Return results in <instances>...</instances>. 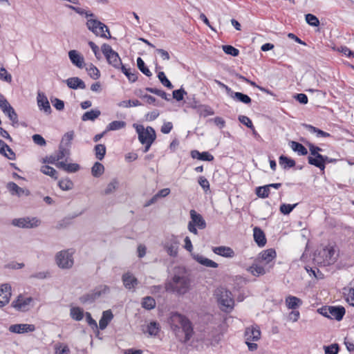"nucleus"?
<instances>
[{
  "instance_id": "f257e3e1",
  "label": "nucleus",
  "mask_w": 354,
  "mask_h": 354,
  "mask_svg": "<svg viewBox=\"0 0 354 354\" xmlns=\"http://www.w3.org/2000/svg\"><path fill=\"white\" fill-rule=\"evenodd\" d=\"M191 288V279L186 274H174L170 281L165 283L167 292L183 295L189 292Z\"/></svg>"
},
{
  "instance_id": "f03ea898",
  "label": "nucleus",
  "mask_w": 354,
  "mask_h": 354,
  "mask_svg": "<svg viewBox=\"0 0 354 354\" xmlns=\"http://www.w3.org/2000/svg\"><path fill=\"white\" fill-rule=\"evenodd\" d=\"M171 321L172 324H177L179 325L176 327H180L185 333L184 343L187 342L194 334L193 326L191 321L185 315L177 312L172 313L171 316Z\"/></svg>"
},
{
  "instance_id": "7ed1b4c3",
  "label": "nucleus",
  "mask_w": 354,
  "mask_h": 354,
  "mask_svg": "<svg viewBox=\"0 0 354 354\" xmlns=\"http://www.w3.org/2000/svg\"><path fill=\"white\" fill-rule=\"evenodd\" d=\"M216 296L222 310L230 312L233 309L234 300L230 291L221 287L216 289Z\"/></svg>"
},
{
  "instance_id": "20e7f679",
  "label": "nucleus",
  "mask_w": 354,
  "mask_h": 354,
  "mask_svg": "<svg viewBox=\"0 0 354 354\" xmlns=\"http://www.w3.org/2000/svg\"><path fill=\"white\" fill-rule=\"evenodd\" d=\"M86 27L96 36H100L106 39L111 38L109 28L104 24L97 19H88L86 22Z\"/></svg>"
},
{
  "instance_id": "39448f33",
  "label": "nucleus",
  "mask_w": 354,
  "mask_h": 354,
  "mask_svg": "<svg viewBox=\"0 0 354 354\" xmlns=\"http://www.w3.org/2000/svg\"><path fill=\"white\" fill-rule=\"evenodd\" d=\"M190 221L187 225V229L195 235L198 234L197 227L200 230H203L206 227V222L201 214L198 213L194 209H191L189 212Z\"/></svg>"
},
{
  "instance_id": "423d86ee",
  "label": "nucleus",
  "mask_w": 354,
  "mask_h": 354,
  "mask_svg": "<svg viewBox=\"0 0 354 354\" xmlns=\"http://www.w3.org/2000/svg\"><path fill=\"white\" fill-rule=\"evenodd\" d=\"M317 312L327 318L337 321L342 320L345 315V309L342 306H322L317 309Z\"/></svg>"
},
{
  "instance_id": "0eeeda50",
  "label": "nucleus",
  "mask_w": 354,
  "mask_h": 354,
  "mask_svg": "<svg viewBox=\"0 0 354 354\" xmlns=\"http://www.w3.org/2000/svg\"><path fill=\"white\" fill-rule=\"evenodd\" d=\"M101 50L110 65L117 69L122 66V61L118 53L113 50L110 45L104 44Z\"/></svg>"
},
{
  "instance_id": "6e6552de",
  "label": "nucleus",
  "mask_w": 354,
  "mask_h": 354,
  "mask_svg": "<svg viewBox=\"0 0 354 354\" xmlns=\"http://www.w3.org/2000/svg\"><path fill=\"white\" fill-rule=\"evenodd\" d=\"M136 132L138 135V140L142 144H145L153 138V142L156 138V133L154 129L151 127H147L146 129L142 125H136Z\"/></svg>"
},
{
  "instance_id": "1a4fd4ad",
  "label": "nucleus",
  "mask_w": 354,
  "mask_h": 354,
  "mask_svg": "<svg viewBox=\"0 0 354 354\" xmlns=\"http://www.w3.org/2000/svg\"><path fill=\"white\" fill-rule=\"evenodd\" d=\"M12 225L19 228H34L39 225L40 221L36 217H23L14 218L12 221Z\"/></svg>"
},
{
  "instance_id": "9d476101",
  "label": "nucleus",
  "mask_w": 354,
  "mask_h": 354,
  "mask_svg": "<svg viewBox=\"0 0 354 354\" xmlns=\"http://www.w3.org/2000/svg\"><path fill=\"white\" fill-rule=\"evenodd\" d=\"M57 266L62 269H68L73 265L72 254L68 251H61L56 255Z\"/></svg>"
},
{
  "instance_id": "9b49d317",
  "label": "nucleus",
  "mask_w": 354,
  "mask_h": 354,
  "mask_svg": "<svg viewBox=\"0 0 354 354\" xmlns=\"http://www.w3.org/2000/svg\"><path fill=\"white\" fill-rule=\"evenodd\" d=\"M32 300L31 297H24L20 295L16 300L12 302L11 306L19 311H26L28 310V306Z\"/></svg>"
},
{
  "instance_id": "f8f14e48",
  "label": "nucleus",
  "mask_w": 354,
  "mask_h": 354,
  "mask_svg": "<svg viewBox=\"0 0 354 354\" xmlns=\"http://www.w3.org/2000/svg\"><path fill=\"white\" fill-rule=\"evenodd\" d=\"M35 326L28 324H12L9 327V331L13 333L22 334L35 330Z\"/></svg>"
},
{
  "instance_id": "ddd939ff",
  "label": "nucleus",
  "mask_w": 354,
  "mask_h": 354,
  "mask_svg": "<svg viewBox=\"0 0 354 354\" xmlns=\"http://www.w3.org/2000/svg\"><path fill=\"white\" fill-rule=\"evenodd\" d=\"M11 295V286L8 283L0 286V307H3L9 303Z\"/></svg>"
},
{
  "instance_id": "4468645a",
  "label": "nucleus",
  "mask_w": 354,
  "mask_h": 354,
  "mask_svg": "<svg viewBox=\"0 0 354 354\" xmlns=\"http://www.w3.org/2000/svg\"><path fill=\"white\" fill-rule=\"evenodd\" d=\"M244 337L247 341H258L261 337V331L258 326L245 328Z\"/></svg>"
},
{
  "instance_id": "2eb2a0df",
  "label": "nucleus",
  "mask_w": 354,
  "mask_h": 354,
  "mask_svg": "<svg viewBox=\"0 0 354 354\" xmlns=\"http://www.w3.org/2000/svg\"><path fill=\"white\" fill-rule=\"evenodd\" d=\"M122 281L124 286L128 290L134 289L138 284V280L137 278L129 272L122 274Z\"/></svg>"
},
{
  "instance_id": "dca6fc26",
  "label": "nucleus",
  "mask_w": 354,
  "mask_h": 354,
  "mask_svg": "<svg viewBox=\"0 0 354 354\" xmlns=\"http://www.w3.org/2000/svg\"><path fill=\"white\" fill-rule=\"evenodd\" d=\"M37 105L41 111H44L45 113L49 115L52 112V109L47 97L44 94L39 93L37 97Z\"/></svg>"
},
{
  "instance_id": "f3484780",
  "label": "nucleus",
  "mask_w": 354,
  "mask_h": 354,
  "mask_svg": "<svg viewBox=\"0 0 354 354\" xmlns=\"http://www.w3.org/2000/svg\"><path fill=\"white\" fill-rule=\"evenodd\" d=\"M6 188L9 191L11 195L17 196L19 197L21 196L23 194L26 196L30 195V192L28 189H24L20 187H19L14 182H9L6 185Z\"/></svg>"
},
{
  "instance_id": "a211bd4d",
  "label": "nucleus",
  "mask_w": 354,
  "mask_h": 354,
  "mask_svg": "<svg viewBox=\"0 0 354 354\" xmlns=\"http://www.w3.org/2000/svg\"><path fill=\"white\" fill-rule=\"evenodd\" d=\"M212 251L217 255L226 257L232 258L235 256L234 251L227 246H218L212 248Z\"/></svg>"
},
{
  "instance_id": "6ab92c4d",
  "label": "nucleus",
  "mask_w": 354,
  "mask_h": 354,
  "mask_svg": "<svg viewBox=\"0 0 354 354\" xmlns=\"http://www.w3.org/2000/svg\"><path fill=\"white\" fill-rule=\"evenodd\" d=\"M68 57L73 64L80 68L84 67V59L78 52L75 50H71L68 52Z\"/></svg>"
},
{
  "instance_id": "aec40b11",
  "label": "nucleus",
  "mask_w": 354,
  "mask_h": 354,
  "mask_svg": "<svg viewBox=\"0 0 354 354\" xmlns=\"http://www.w3.org/2000/svg\"><path fill=\"white\" fill-rule=\"evenodd\" d=\"M192 255L193 259L195 261H196L198 263H199L200 264H201L205 267L214 268H216L218 267V264L217 263L214 262V261H212L209 259H207V258L203 257L201 254H192Z\"/></svg>"
},
{
  "instance_id": "412c9836",
  "label": "nucleus",
  "mask_w": 354,
  "mask_h": 354,
  "mask_svg": "<svg viewBox=\"0 0 354 354\" xmlns=\"http://www.w3.org/2000/svg\"><path fill=\"white\" fill-rule=\"evenodd\" d=\"M178 241L176 237L172 236L169 241H167L165 244V248L171 257H176L178 254Z\"/></svg>"
},
{
  "instance_id": "4be33fe9",
  "label": "nucleus",
  "mask_w": 354,
  "mask_h": 354,
  "mask_svg": "<svg viewBox=\"0 0 354 354\" xmlns=\"http://www.w3.org/2000/svg\"><path fill=\"white\" fill-rule=\"evenodd\" d=\"M324 158L325 156H323L322 154H318V156H317L316 157L309 156L308 157V162L310 165L319 168L322 171H324L325 169Z\"/></svg>"
},
{
  "instance_id": "5701e85b",
  "label": "nucleus",
  "mask_w": 354,
  "mask_h": 354,
  "mask_svg": "<svg viewBox=\"0 0 354 354\" xmlns=\"http://www.w3.org/2000/svg\"><path fill=\"white\" fill-rule=\"evenodd\" d=\"M253 232L254 241L259 247H263L266 244V239L263 231L261 228L255 227Z\"/></svg>"
},
{
  "instance_id": "b1692460",
  "label": "nucleus",
  "mask_w": 354,
  "mask_h": 354,
  "mask_svg": "<svg viewBox=\"0 0 354 354\" xmlns=\"http://www.w3.org/2000/svg\"><path fill=\"white\" fill-rule=\"evenodd\" d=\"M100 295L101 291L95 290L94 291L81 296L79 299L82 304H91L99 298Z\"/></svg>"
},
{
  "instance_id": "393cba45",
  "label": "nucleus",
  "mask_w": 354,
  "mask_h": 354,
  "mask_svg": "<svg viewBox=\"0 0 354 354\" xmlns=\"http://www.w3.org/2000/svg\"><path fill=\"white\" fill-rule=\"evenodd\" d=\"M67 86L70 88L73 89H84L86 88V84L84 82L77 77H70L66 80Z\"/></svg>"
},
{
  "instance_id": "a878e982",
  "label": "nucleus",
  "mask_w": 354,
  "mask_h": 354,
  "mask_svg": "<svg viewBox=\"0 0 354 354\" xmlns=\"http://www.w3.org/2000/svg\"><path fill=\"white\" fill-rule=\"evenodd\" d=\"M285 301L287 308L292 310L298 308L303 304L301 299L292 295H288L286 297Z\"/></svg>"
},
{
  "instance_id": "bb28decb",
  "label": "nucleus",
  "mask_w": 354,
  "mask_h": 354,
  "mask_svg": "<svg viewBox=\"0 0 354 354\" xmlns=\"http://www.w3.org/2000/svg\"><path fill=\"white\" fill-rule=\"evenodd\" d=\"M113 315L111 310H105L102 313V315L99 321V328L101 330L105 329L109 322L112 320Z\"/></svg>"
},
{
  "instance_id": "cd10ccee",
  "label": "nucleus",
  "mask_w": 354,
  "mask_h": 354,
  "mask_svg": "<svg viewBox=\"0 0 354 354\" xmlns=\"http://www.w3.org/2000/svg\"><path fill=\"white\" fill-rule=\"evenodd\" d=\"M304 128L307 131H308L311 133H315L317 137H318V138H320V137H323V138L330 137V134L329 133L324 131H322V130H321V129H318V128H317L315 127H313L311 124H304Z\"/></svg>"
},
{
  "instance_id": "c85d7f7f",
  "label": "nucleus",
  "mask_w": 354,
  "mask_h": 354,
  "mask_svg": "<svg viewBox=\"0 0 354 354\" xmlns=\"http://www.w3.org/2000/svg\"><path fill=\"white\" fill-rule=\"evenodd\" d=\"M74 131H70L66 132L62 137V140L60 142L59 146L68 148L70 149V147L71 146V142L74 138Z\"/></svg>"
},
{
  "instance_id": "c756f323",
  "label": "nucleus",
  "mask_w": 354,
  "mask_h": 354,
  "mask_svg": "<svg viewBox=\"0 0 354 354\" xmlns=\"http://www.w3.org/2000/svg\"><path fill=\"white\" fill-rule=\"evenodd\" d=\"M289 145L292 150L300 156H306L308 153L307 149L301 143L296 141H290Z\"/></svg>"
},
{
  "instance_id": "7c9ffc66",
  "label": "nucleus",
  "mask_w": 354,
  "mask_h": 354,
  "mask_svg": "<svg viewBox=\"0 0 354 354\" xmlns=\"http://www.w3.org/2000/svg\"><path fill=\"white\" fill-rule=\"evenodd\" d=\"M279 162L283 169H288L289 168L293 167L296 164L293 159L283 155L279 156Z\"/></svg>"
},
{
  "instance_id": "2f4dec72",
  "label": "nucleus",
  "mask_w": 354,
  "mask_h": 354,
  "mask_svg": "<svg viewBox=\"0 0 354 354\" xmlns=\"http://www.w3.org/2000/svg\"><path fill=\"white\" fill-rule=\"evenodd\" d=\"M277 256L276 252L274 249H268L263 251L260 254V258L265 261L267 263L272 261Z\"/></svg>"
},
{
  "instance_id": "473e14b6",
  "label": "nucleus",
  "mask_w": 354,
  "mask_h": 354,
  "mask_svg": "<svg viewBox=\"0 0 354 354\" xmlns=\"http://www.w3.org/2000/svg\"><path fill=\"white\" fill-rule=\"evenodd\" d=\"M101 114L100 111L95 109V110H91L89 111H86L84 113L82 116V121H87V120H91L94 121L96 118H97Z\"/></svg>"
},
{
  "instance_id": "72a5a7b5",
  "label": "nucleus",
  "mask_w": 354,
  "mask_h": 354,
  "mask_svg": "<svg viewBox=\"0 0 354 354\" xmlns=\"http://www.w3.org/2000/svg\"><path fill=\"white\" fill-rule=\"evenodd\" d=\"M84 310L80 307H73L70 310L71 317L76 321H80L84 317Z\"/></svg>"
},
{
  "instance_id": "f704fd0d",
  "label": "nucleus",
  "mask_w": 354,
  "mask_h": 354,
  "mask_svg": "<svg viewBox=\"0 0 354 354\" xmlns=\"http://www.w3.org/2000/svg\"><path fill=\"white\" fill-rule=\"evenodd\" d=\"M232 99L245 104H249L252 102V99L250 98V96L240 92H235L234 96L232 97Z\"/></svg>"
},
{
  "instance_id": "c9c22d12",
  "label": "nucleus",
  "mask_w": 354,
  "mask_h": 354,
  "mask_svg": "<svg viewBox=\"0 0 354 354\" xmlns=\"http://www.w3.org/2000/svg\"><path fill=\"white\" fill-rule=\"evenodd\" d=\"M104 171V167L102 163L99 162H95L91 167V174L95 178H98L102 176Z\"/></svg>"
},
{
  "instance_id": "e433bc0d",
  "label": "nucleus",
  "mask_w": 354,
  "mask_h": 354,
  "mask_svg": "<svg viewBox=\"0 0 354 354\" xmlns=\"http://www.w3.org/2000/svg\"><path fill=\"white\" fill-rule=\"evenodd\" d=\"M145 90L149 93H151L153 94L157 95L162 97V99L169 101L171 100V98L169 97V94H167L166 92H165L162 90L158 89L156 88H151V87H147L145 88Z\"/></svg>"
},
{
  "instance_id": "4c0bfd02",
  "label": "nucleus",
  "mask_w": 354,
  "mask_h": 354,
  "mask_svg": "<svg viewBox=\"0 0 354 354\" xmlns=\"http://www.w3.org/2000/svg\"><path fill=\"white\" fill-rule=\"evenodd\" d=\"M4 114L7 115L9 120L12 122L11 124L14 127H17L19 126L18 115L13 107L10 109V110Z\"/></svg>"
},
{
  "instance_id": "58836bf2",
  "label": "nucleus",
  "mask_w": 354,
  "mask_h": 354,
  "mask_svg": "<svg viewBox=\"0 0 354 354\" xmlns=\"http://www.w3.org/2000/svg\"><path fill=\"white\" fill-rule=\"evenodd\" d=\"M142 307L147 310H151L156 307V301L152 297H145L142 301Z\"/></svg>"
},
{
  "instance_id": "ea45409f",
  "label": "nucleus",
  "mask_w": 354,
  "mask_h": 354,
  "mask_svg": "<svg viewBox=\"0 0 354 354\" xmlns=\"http://www.w3.org/2000/svg\"><path fill=\"white\" fill-rule=\"evenodd\" d=\"M126 126V122L124 121L115 120L109 123L106 129L107 131H116L121 129Z\"/></svg>"
},
{
  "instance_id": "a19ab883",
  "label": "nucleus",
  "mask_w": 354,
  "mask_h": 354,
  "mask_svg": "<svg viewBox=\"0 0 354 354\" xmlns=\"http://www.w3.org/2000/svg\"><path fill=\"white\" fill-rule=\"evenodd\" d=\"M95 158L102 160L106 154V147L104 145L98 144L94 147Z\"/></svg>"
},
{
  "instance_id": "79ce46f5",
  "label": "nucleus",
  "mask_w": 354,
  "mask_h": 354,
  "mask_svg": "<svg viewBox=\"0 0 354 354\" xmlns=\"http://www.w3.org/2000/svg\"><path fill=\"white\" fill-rule=\"evenodd\" d=\"M41 171L51 178L54 179H57L58 178V174L57 171L52 167L49 165H44L41 168Z\"/></svg>"
},
{
  "instance_id": "37998d69",
  "label": "nucleus",
  "mask_w": 354,
  "mask_h": 354,
  "mask_svg": "<svg viewBox=\"0 0 354 354\" xmlns=\"http://www.w3.org/2000/svg\"><path fill=\"white\" fill-rule=\"evenodd\" d=\"M137 66L138 69L146 76L151 77L152 75L151 72L148 68V67L145 65V62L141 57H138L137 59Z\"/></svg>"
},
{
  "instance_id": "c03bdc74",
  "label": "nucleus",
  "mask_w": 354,
  "mask_h": 354,
  "mask_svg": "<svg viewBox=\"0 0 354 354\" xmlns=\"http://www.w3.org/2000/svg\"><path fill=\"white\" fill-rule=\"evenodd\" d=\"M270 193V189L269 187L266 185L261 187H258L256 189V194L258 197L261 198H266L269 196V194Z\"/></svg>"
},
{
  "instance_id": "a18cd8bd",
  "label": "nucleus",
  "mask_w": 354,
  "mask_h": 354,
  "mask_svg": "<svg viewBox=\"0 0 354 354\" xmlns=\"http://www.w3.org/2000/svg\"><path fill=\"white\" fill-rule=\"evenodd\" d=\"M88 75L93 80H97L100 77V72L99 69L93 64H91L86 68Z\"/></svg>"
},
{
  "instance_id": "49530a36",
  "label": "nucleus",
  "mask_w": 354,
  "mask_h": 354,
  "mask_svg": "<svg viewBox=\"0 0 354 354\" xmlns=\"http://www.w3.org/2000/svg\"><path fill=\"white\" fill-rule=\"evenodd\" d=\"M122 71V72L126 75V77L128 78L129 81L131 82H135L137 79L138 73H132L131 72L130 68H127L124 65H122V66L120 68Z\"/></svg>"
},
{
  "instance_id": "de8ad7c7",
  "label": "nucleus",
  "mask_w": 354,
  "mask_h": 354,
  "mask_svg": "<svg viewBox=\"0 0 354 354\" xmlns=\"http://www.w3.org/2000/svg\"><path fill=\"white\" fill-rule=\"evenodd\" d=\"M119 185L117 179H113L106 186V189L104 190V194L109 195L113 193L118 188Z\"/></svg>"
},
{
  "instance_id": "09e8293b",
  "label": "nucleus",
  "mask_w": 354,
  "mask_h": 354,
  "mask_svg": "<svg viewBox=\"0 0 354 354\" xmlns=\"http://www.w3.org/2000/svg\"><path fill=\"white\" fill-rule=\"evenodd\" d=\"M59 188L64 191H68L73 189V183L69 178L60 180L58 183Z\"/></svg>"
},
{
  "instance_id": "8fccbe9b",
  "label": "nucleus",
  "mask_w": 354,
  "mask_h": 354,
  "mask_svg": "<svg viewBox=\"0 0 354 354\" xmlns=\"http://www.w3.org/2000/svg\"><path fill=\"white\" fill-rule=\"evenodd\" d=\"M160 331L159 324L156 322H151L147 325V333L151 335H156Z\"/></svg>"
},
{
  "instance_id": "3c124183",
  "label": "nucleus",
  "mask_w": 354,
  "mask_h": 354,
  "mask_svg": "<svg viewBox=\"0 0 354 354\" xmlns=\"http://www.w3.org/2000/svg\"><path fill=\"white\" fill-rule=\"evenodd\" d=\"M222 48L224 53L227 55H230L233 57H236L239 55V50L231 45H223Z\"/></svg>"
},
{
  "instance_id": "603ef678",
  "label": "nucleus",
  "mask_w": 354,
  "mask_h": 354,
  "mask_svg": "<svg viewBox=\"0 0 354 354\" xmlns=\"http://www.w3.org/2000/svg\"><path fill=\"white\" fill-rule=\"evenodd\" d=\"M306 22L311 26L317 27L319 25L318 18L313 14H306L305 15Z\"/></svg>"
},
{
  "instance_id": "864d4df0",
  "label": "nucleus",
  "mask_w": 354,
  "mask_h": 354,
  "mask_svg": "<svg viewBox=\"0 0 354 354\" xmlns=\"http://www.w3.org/2000/svg\"><path fill=\"white\" fill-rule=\"evenodd\" d=\"M158 77L160 82L162 84L163 86L168 88H172L173 85L171 82L167 79L164 72L160 71L158 73Z\"/></svg>"
},
{
  "instance_id": "5fc2aeb1",
  "label": "nucleus",
  "mask_w": 354,
  "mask_h": 354,
  "mask_svg": "<svg viewBox=\"0 0 354 354\" xmlns=\"http://www.w3.org/2000/svg\"><path fill=\"white\" fill-rule=\"evenodd\" d=\"M141 104H142L141 102L138 100H124V101L120 102L118 104V106H122V107L128 108V107H131V106H140Z\"/></svg>"
},
{
  "instance_id": "6e6d98bb",
  "label": "nucleus",
  "mask_w": 354,
  "mask_h": 354,
  "mask_svg": "<svg viewBox=\"0 0 354 354\" xmlns=\"http://www.w3.org/2000/svg\"><path fill=\"white\" fill-rule=\"evenodd\" d=\"M297 205L298 203L293 205L283 203L281 205L279 209L283 214L288 215L294 209L295 207H297Z\"/></svg>"
},
{
  "instance_id": "4d7b16f0",
  "label": "nucleus",
  "mask_w": 354,
  "mask_h": 354,
  "mask_svg": "<svg viewBox=\"0 0 354 354\" xmlns=\"http://www.w3.org/2000/svg\"><path fill=\"white\" fill-rule=\"evenodd\" d=\"M70 155V149L68 148H64L59 145L58 151L56 152L55 156H56L58 161L59 160L63 159L66 156H68Z\"/></svg>"
},
{
  "instance_id": "13d9d810",
  "label": "nucleus",
  "mask_w": 354,
  "mask_h": 354,
  "mask_svg": "<svg viewBox=\"0 0 354 354\" xmlns=\"http://www.w3.org/2000/svg\"><path fill=\"white\" fill-rule=\"evenodd\" d=\"M250 270L254 276L263 275L266 273L264 268L258 265H252L250 267Z\"/></svg>"
},
{
  "instance_id": "bf43d9fd",
  "label": "nucleus",
  "mask_w": 354,
  "mask_h": 354,
  "mask_svg": "<svg viewBox=\"0 0 354 354\" xmlns=\"http://www.w3.org/2000/svg\"><path fill=\"white\" fill-rule=\"evenodd\" d=\"M69 353L70 349L67 345L62 344L55 345V354H69Z\"/></svg>"
},
{
  "instance_id": "052dcab7",
  "label": "nucleus",
  "mask_w": 354,
  "mask_h": 354,
  "mask_svg": "<svg viewBox=\"0 0 354 354\" xmlns=\"http://www.w3.org/2000/svg\"><path fill=\"white\" fill-rule=\"evenodd\" d=\"M0 80L6 82L10 83L12 82V75L8 73L4 67L0 68Z\"/></svg>"
},
{
  "instance_id": "680f3d73",
  "label": "nucleus",
  "mask_w": 354,
  "mask_h": 354,
  "mask_svg": "<svg viewBox=\"0 0 354 354\" xmlns=\"http://www.w3.org/2000/svg\"><path fill=\"white\" fill-rule=\"evenodd\" d=\"M344 290L347 291V292H344V295H346V301L350 305L354 306V287L348 290L344 288Z\"/></svg>"
},
{
  "instance_id": "e2e57ef3",
  "label": "nucleus",
  "mask_w": 354,
  "mask_h": 354,
  "mask_svg": "<svg viewBox=\"0 0 354 354\" xmlns=\"http://www.w3.org/2000/svg\"><path fill=\"white\" fill-rule=\"evenodd\" d=\"M324 348L325 354H337L339 352V346L337 344L325 346Z\"/></svg>"
},
{
  "instance_id": "0e129e2a",
  "label": "nucleus",
  "mask_w": 354,
  "mask_h": 354,
  "mask_svg": "<svg viewBox=\"0 0 354 354\" xmlns=\"http://www.w3.org/2000/svg\"><path fill=\"white\" fill-rule=\"evenodd\" d=\"M172 94L173 97L175 100L177 101H181L183 99L184 95H187V92L183 88H180L179 89L174 90Z\"/></svg>"
},
{
  "instance_id": "69168bd1",
  "label": "nucleus",
  "mask_w": 354,
  "mask_h": 354,
  "mask_svg": "<svg viewBox=\"0 0 354 354\" xmlns=\"http://www.w3.org/2000/svg\"><path fill=\"white\" fill-rule=\"evenodd\" d=\"M307 145L309 147L311 156L313 157H316L318 156V154H320L319 152L322 151V149H321L319 147L315 146L313 143L308 142Z\"/></svg>"
},
{
  "instance_id": "338daca9",
  "label": "nucleus",
  "mask_w": 354,
  "mask_h": 354,
  "mask_svg": "<svg viewBox=\"0 0 354 354\" xmlns=\"http://www.w3.org/2000/svg\"><path fill=\"white\" fill-rule=\"evenodd\" d=\"M239 120L241 123L245 125L249 129H253L254 125L252 122V120L248 116L239 115Z\"/></svg>"
},
{
  "instance_id": "774afa93",
  "label": "nucleus",
  "mask_w": 354,
  "mask_h": 354,
  "mask_svg": "<svg viewBox=\"0 0 354 354\" xmlns=\"http://www.w3.org/2000/svg\"><path fill=\"white\" fill-rule=\"evenodd\" d=\"M32 138L33 142L39 146H45L46 144L45 139L39 134H35Z\"/></svg>"
}]
</instances>
